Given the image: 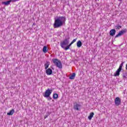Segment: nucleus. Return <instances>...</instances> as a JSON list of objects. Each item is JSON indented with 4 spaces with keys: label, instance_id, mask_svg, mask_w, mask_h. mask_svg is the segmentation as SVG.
I'll use <instances>...</instances> for the list:
<instances>
[{
    "label": "nucleus",
    "instance_id": "f257e3e1",
    "mask_svg": "<svg viewBox=\"0 0 127 127\" xmlns=\"http://www.w3.org/2000/svg\"><path fill=\"white\" fill-rule=\"evenodd\" d=\"M55 22L53 24L54 28H59L61 26H63L66 21V17L64 16H59L55 17Z\"/></svg>",
    "mask_w": 127,
    "mask_h": 127
},
{
    "label": "nucleus",
    "instance_id": "f03ea898",
    "mask_svg": "<svg viewBox=\"0 0 127 127\" xmlns=\"http://www.w3.org/2000/svg\"><path fill=\"white\" fill-rule=\"evenodd\" d=\"M69 42L70 36H65L63 41L61 42V46L62 48H64V46H67V45H69Z\"/></svg>",
    "mask_w": 127,
    "mask_h": 127
},
{
    "label": "nucleus",
    "instance_id": "7ed1b4c3",
    "mask_svg": "<svg viewBox=\"0 0 127 127\" xmlns=\"http://www.w3.org/2000/svg\"><path fill=\"white\" fill-rule=\"evenodd\" d=\"M52 61L54 64H55L58 68H59L60 69L62 68V63H61V61L57 59H53Z\"/></svg>",
    "mask_w": 127,
    "mask_h": 127
},
{
    "label": "nucleus",
    "instance_id": "20e7f679",
    "mask_svg": "<svg viewBox=\"0 0 127 127\" xmlns=\"http://www.w3.org/2000/svg\"><path fill=\"white\" fill-rule=\"evenodd\" d=\"M124 63H125L124 62H122L119 68L117 69V70L114 73V76L115 77H117L118 76H120V73L121 71H122V69L123 68V66H124Z\"/></svg>",
    "mask_w": 127,
    "mask_h": 127
},
{
    "label": "nucleus",
    "instance_id": "39448f33",
    "mask_svg": "<svg viewBox=\"0 0 127 127\" xmlns=\"http://www.w3.org/2000/svg\"><path fill=\"white\" fill-rule=\"evenodd\" d=\"M52 92H53V90L52 89H50L49 88H48L47 90L45 92L44 94L43 95L44 97L45 98H48L52 94Z\"/></svg>",
    "mask_w": 127,
    "mask_h": 127
},
{
    "label": "nucleus",
    "instance_id": "423d86ee",
    "mask_svg": "<svg viewBox=\"0 0 127 127\" xmlns=\"http://www.w3.org/2000/svg\"><path fill=\"white\" fill-rule=\"evenodd\" d=\"M127 32V29H122L120 31L119 33L115 36V38H117V37H120V36H122V35H124L125 33Z\"/></svg>",
    "mask_w": 127,
    "mask_h": 127
},
{
    "label": "nucleus",
    "instance_id": "0eeeda50",
    "mask_svg": "<svg viewBox=\"0 0 127 127\" xmlns=\"http://www.w3.org/2000/svg\"><path fill=\"white\" fill-rule=\"evenodd\" d=\"M122 103V100L120 97H116L115 100V104L116 106H120Z\"/></svg>",
    "mask_w": 127,
    "mask_h": 127
},
{
    "label": "nucleus",
    "instance_id": "6e6552de",
    "mask_svg": "<svg viewBox=\"0 0 127 127\" xmlns=\"http://www.w3.org/2000/svg\"><path fill=\"white\" fill-rule=\"evenodd\" d=\"M80 107H81V104L78 103H75L74 104V109L76 111H80Z\"/></svg>",
    "mask_w": 127,
    "mask_h": 127
},
{
    "label": "nucleus",
    "instance_id": "1a4fd4ad",
    "mask_svg": "<svg viewBox=\"0 0 127 127\" xmlns=\"http://www.w3.org/2000/svg\"><path fill=\"white\" fill-rule=\"evenodd\" d=\"M116 32H117V31H116V29H111L109 32V34L110 36H114L116 34Z\"/></svg>",
    "mask_w": 127,
    "mask_h": 127
},
{
    "label": "nucleus",
    "instance_id": "9d476101",
    "mask_svg": "<svg viewBox=\"0 0 127 127\" xmlns=\"http://www.w3.org/2000/svg\"><path fill=\"white\" fill-rule=\"evenodd\" d=\"M46 73L47 75H52V73H53V71H52V69L51 68H49L46 70Z\"/></svg>",
    "mask_w": 127,
    "mask_h": 127
},
{
    "label": "nucleus",
    "instance_id": "9b49d317",
    "mask_svg": "<svg viewBox=\"0 0 127 127\" xmlns=\"http://www.w3.org/2000/svg\"><path fill=\"white\" fill-rule=\"evenodd\" d=\"M114 27L116 30H120L122 28V26L120 24H118L114 26Z\"/></svg>",
    "mask_w": 127,
    "mask_h": 127
},
{
    "label": "nucleus",
    "instance_id": "f8f14e48",
    "mask_svg": "<svg viewBox=\"0 0 127 127\" xmlns=\"http://www.w3.org/2000/svg\"><path fill=\"white\" fill-rule=\"evenodd\" d=\"M11 2V0H8L7 1H2L1 2L2 4H4V5H8Z\"/></svg>",
    "mask_w": 127,
    "mask_h": 127
},
{
    "label": "nucleus",
    "instance_id": "ddd939ff",
    "mask_svg": "<svg viewBox=\"0 0 127 127\" xmlns=\"http://www.w3.org/2000/svg\"><path fill=\"white\" fill-rule=\"evenodd\" d=\"M76 77V73H72V75L69 77L70 80H74Z\"/></svg>",
    "mask_w": 127,
    "mask_h": 127
},
{
    "label": "nucleus",
    "instance_id": "4468645a",
    "mask_svg": "<svg viewBox=\"0 0 127 127\" xmlns=\"http://www.w3.org/2000/svg\"><path fill=\"white\" fill-rule=\"evenodd\" d=\"M14 114V109H12L7 113V116H12Z\"/></svg>",
    "mask_w": 127,
    "mask_h": 127
},
{
    "label": "nucleus",
    "instance_id": "2eb2a0df",
    "mask_svg": "<svg viewBox=\"0 0 127 127\" xmlns=\"http://www.w3.org/2000/svg\"><path fill=\"white\" fill-rule=\"evenodd\" d=\"M82 45V42L81 41H78L76 43V46L78 48H80Z\"/></svg>",
    "mask_w": 127,
    "mask_h": 127
},
{
    "label": "nucleus",
    "instance_id": "dca6fc26",
    "mask_svg": "<svg viewBox=\"0 0 127 127\" xmlns=\"http://www.w3.org/2000/svg\"><path fill=\"white\" fill-rule=\"evenodd\" d=\"M50 64V62L47 61L46 64H45V69L47 70L48 68V67H49V65Z\"/></svg>",
    "mask_w": 127,
    "mask_h": 127
},
{
    "label": "nucleus",
    "instance_id": "f3484780",
    "mask_svg": "<svg viewBox=\"0 0 127 127\" xmlns=\"http://www.w3.org/2000/svg\"><path fill=\"white\" fill-rule=\"evenodd\" d=\"M94 114L93 112L90 113L89 114V116L88 117V120H92V118H93V117H94Z\"/></svg>",
    "mask_w": 127,
    "mask_h": 127
},
{
    "label": "nucleus",
    "instance_id": "a211bd4d",
    "mask_svg": "<svg viewBox=\"0 0 127 127\" xmlns=\"http://www.w3.org/2000/svg\"><path fill=\"white\" fill-rule=\"evenodd\" d=\"M48 51V49H47V47L44 46L43 48V52H44V53H47Z\"/></svg>",
    "mask_w": 127,
    "mask_h": 127
},
{
    "label": "nucleus",
    "instance_id": "6ab92c4d",
    "mask_svg": "<svg viewBox=\"0 0 127 127\" xmlns=\"http://www.w3.org/2000/svg\"><path fill=\"white\" fill-rule=\"evenodd\" d=\"M53 99H54V100H57V99H58V94H57V93H54V94H53Z\"/></svg>",
    "mask_w": 127,
    "mask_h": 127
},
{
    "label": "nucleus",
    "instance_id": "aec40b11",
    "mask_svg": "<svg viewBox=\"0 0 127 127\" xmlns=\"http://www.w3.org/2000/svg\"><path fill=\"white\" fill-rule=\"evenodd\" d=\"M51 114V113L50 112H47L46 114L44 116V119H47V118L48 117V116H50Z\"/></svg>",
    "mask_w": 127,
    "mask_h": 127
},
{
    "label": "nucleus",
    "instance_id": "412c9836",
    "mask_svg": "<svg viewBox=\"0 0 127 127\" xmlns=\"http://www.w3.org/2000/svg\"><path fill=\"white\" fill-rule=\"evenodd\" d=\"M66 46V47H65V46H64V48H63V49H64V50H68V49H70V47L68 45Z\"/></svg>",
    "mask_w": 127,
    "mask_h": 127
},
{
    "label": "nucleus",
    "instance_id": "4be33fe9",
    "mask_svg": "<svg viewBox=\"0 0 127 127\" xmlns=\"http://www.w3.org/2000/svg\"><path fill=\"white\" fill-rule=\"evenodd\" d=\"M127 74H123V79H127Z\"/></svg>",
    "mask_w": 127,
    "mask_h": 127
},
{
    "label": "nucleus",
    "instance_id": "5701e85b",
    "mask_svg": "<svg viewBox=\"0 0 127 127\" xmlns=\"http://www.w3.org/2000/svg\"><path fill=\"white\" fill-rule=\"evenodd\" d=\"M76 41H77V38L73 39L71 42L72 44H73V43H74V42H76Z\"/></svg>",
    "mask_w": 127,
    "mask_h": 127
},
{
    "label": "nucleus",
    "instance_id": "b1692460",
    "mask_svg": "<svg viewBox=\"0 0 127 127\" xmlns=\"http://www.w3.org/2000/svg\"><path fill=\"white\" fill-rule=\"evenodd\" d=\"M48 101H51V100H52V98H51V97H50V96L48 97H47Z\"/></svg>",
    "mask_w": 127,
    "mask_h": 127
},
{
    "label": "nucleus",
    "instance_id": "393cba45",
    "mask_svg": "<svg viewBox=\"0 0 127 127\" xmlns=\"http://www.w3.org/2000/svg\"><path fill=\"white\" fill-rule=\"evenodd\" d=\"M72 44H72V42H71L69 45H67L69 47H70V46H71V45H72Z\"/></svg>",
    "mask_w": 127,
    "mask_h": 127
},
{
    "label": "nucleus",
    "instance_id": "a878e982",
    "mask_svg": "<svg viewBox=\"0 0 127 127\" xmlns=\"http://www.w3.org/2000/svg\"><path fill=\"white\" fill-rule=\"evenodd\" d=\"M11 0V1L15 2V0Z\"/></svg>",
    "mask_w": 127,
    "mask_h": 127
},
{
    "label": "nucleus",
    "instance_id": "bb28decb",
    "mask_svg": "<svg viewBox=\"0 0 127 127\" xmlns=\"http://www.w3.org/2000/svg\"><path fill=\"white\" fill-rule=\"evenodd\" d=\"M119 1H121L120 3H122V0H119Z\"/></svg>",
    "mask_w": 127,
    "mask_h": 127
}]
</instances>
